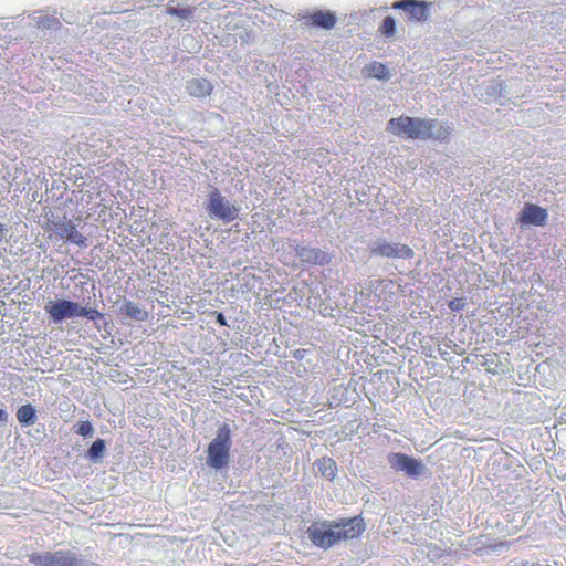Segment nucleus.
Wrapping results in <instances>:
<instances>
[{
	"label": "nucleus",
	"instance_id": "obj_9",
	"mask_svg": "<svg viewBox=\"0 0 566 566\" xmlns=\"http://www.w3.org/2000/svg\"><path fill=\"white\" fill-rule=\"evenodd\" d=\"M432 2L423 0H398L391 4L395 10H402L408 18L418 23L426 22L430 17Z\"/></svg>",
	"mask_w": 566,
	"mask_h": 566
},
{
	"label": "nucleus",
	"instance_id": "obj_14",
	"mask_svg": "<svg viewBox=\"0 0 566 566\" xmlns=\"http://www.w3.org/2000/svg\"><path fill=\"white\" fill-rule=\"evenodd\" d=\"M212 88V84L201 77L191 78L186 83V91L193 97H206L211 94Z\"/></svg>",
	"mask_w": 566,
	"mask_h": 566
},
{
	"label": "nucleus",
	"instance_id": "obj_27",
	"mask_svg": "<svg viewBox=\"0 0 566 566\" xmlns=\"http://www.w3.org/2000/svg\"><path fill=\"white\" fill-rule=\"evenodd\" d=\"M497 355L496 354H489L486 357H485V363L483 365L486 366V370L490 371V373H493L495 374L496 371L495 370H492L491 369V366H496L497 363Z\"/></svg>",
	"mask_w": 566,
	"mask_h": 566
},
{
	"label": "nucleus",
	"instance_id": "obj_32",
	"mask_svg": "<svg viewBox=\"0 0 566 566\" xmlns=\"http://www.w3.org/2000/svg\"><path fill=\"white\" fill-rule=\"evenodd\" d=\"M439 352H440V356H441L444 360H448V358H447L448 353H447V352H442L441 349H439Z\"/></svg>",
	"mask_w": 566,
	"mask_h": 566
},
{
	"label": "nucleus",
	"instance_id": "obj_1",
	"mask_svg": "<svg viewBox=\"0 0 566 566\" xmlns=\"http://www.w3.org/2000/svg\"><path fill=\"white\" fill-rule=\"evenodd\" d=\"M365 531L364 520L359 516L339 521L314 522L307 528L310 541L319 548L327 549L342 539H353Z\"/></svg>",
	"mask_w": 566,
	"mask_h": 566
},
{
	"label": "nucleus",
	"instance_id": "obj_24",
	"mask_svg": "<svg viewBox=\"0 0 566 566\" xmlns=\"http://www.w3.org/2000/svg\"><path fill=\"white\" fill-rule=\"evenodd\" d=\"M78 316L86 317L91 321H97L103 317V314L96 308L83 307L78 304Z\"/></svg>",
	"mask_w": 566,
	"mask_h": 566
},
{
	"label": "nucleus",
	"instance_id": "obj_12",
	"mask_svg": "<svg viewBox=\"0 0 566 566\" xmlns=\"http://www.w3.org/2000/svg\"><path fill=\"white\" fill-rule=\"evenodd\" d=\"M547 218L546 209L534 203H526L518 220L523 224L543 227L546 224Z\"/></svg>",
	"mask_w": 566,
	"mask_h": 566
},
{
	"label": "nucleus",
	"instance_id": "obj_18",
	"mask_svg": "<svg viewBox=\"0 0 566 566\" xmlns=\"http://www.w3.org/2000/svg\"><path fill=\"white\" fill-rule=\"evenodd\" d=\"M17 419L22 427H30L36 422V410L31 403L22 405L17 410Z\"/></svg>",
	"mask_w": 566,
	"mask_h": 566
},
{
	"label": "nucleus",
	"instance_id": "obj_11",
	"mask_svg": "<svg viewBox=\"0 0 566 566\" xmlns=\"http://www.w3.org/2000/svg\"><path fill=\"white\" fill-rule=\"evenodd\" d=\"M296 256L305 263L325 265L331 262V255L317 248L310 245H296L294 248Z\"/></svg>",
	"mask_w": 566,
	"mask_h": 566
},
{
	"label": "nucleus",
	"instance_id": "obj_21",
	"mask_svg": "<svg viewBox=\"0 0 566 566\" xmlns=\"http://www.w3.org/2000/svg\"><path fill=\"white\" fill-rule=\"evenodd\" d=\"M36 27L42 30H56L61 28V22L56 17L49 14H40L34 17Z\"/></svg>",
	"mask_w": 566,
	"mask_h": 566
},
{
	"label": "nucleus",
	"instance_id": "obj_10",
	"mask_svg": "<svg viewBox=\"0 0 566 566\" xmlns=\"http://www.w3.org/2000/svg\"><path fill=\"white\" fill-rule=\"evenodd\" d=\"M48 229L52 230L59 238L65 239L71 243L83 247L85 245L86 238L76 230V226L72 220L51 219L48 221Z\"/></svg>",
	"mask_w": 566,
	"mask_h": 566
},
{
	"label": "nucleus",
	"instance_id": "obj_15",
	"mask_svg": "<svg viewBox=\"0 0 566 566\" xmlns=\"http://www.w3.org/2000/svg\"><path fill=\"white\" fill-rule=\"evenodd\" d=\"M310 20L313 25L325 30H331L336 23V17L331 11H315L311 14Z\"/></svg>",
	"mask_w": 566,
	"mask_h": 566
},
{
	"label": "nucleus",
	"instance_id": "obj_30",
	"mask_svg": "<svg viewBox=\"0 0 566 566\" xmlns=\"http://www.w3.org/2000/svg\"><path fill=\"white\" fill-rule=\"evenodd\" d=\"M9 232V229L3 224L0 223V241H2Z\"/></svg>",
	"mask_w": 566,
	"mask_h": 566
},
{
	"label": "nucleus",
	"instance_id": "obj_26",
	"mask_svg": "<svg viewBox=\"0 0 566 566\" xmlns=\"http://www.w3.org/2000/svg\"><path fill=\"white\" fill-rule=\"evenodd\" d=\"M465 303L463 301V298H453L451 301H449L448 303V307L452 311V312H459L461 311L463 307H464Z\"/></svg>",
	"mask_w": 566,
	"mask_h": 566
},
{
	"label": "nucleus",
	"instance_id": "obj_20",
	"mask_svg": "<svg viewBox=\"0 0 566 566\" xmlns=\"http://www.w3.org/2000/svg\"><path fill=\"white\" fill-rule=\"evenodd\" d=\"M365 71L371 77H375L380 81H387L390 78V72L388 67L379 62H373L365 66Z\"/></svg>",
	"mask_w": 566,
	"mask_h": 566
},
{
	"label": "nucleus",
	"instance_id": "obj_19",
	"mask_svg": "<svg viewBox=\"0 0 566 566\" xmlns=\"http://www.w3.org/2000/svg\"><path fill=\"white\" fill-rule=\"evenodd\" d=\"M106 454V442L98 438L96 439L86 451V458L92 463H101Z\"/></svg>",
	"mask_w": 566,
	"mask_h": 566
},
{
	"label": "nucleus",
	"instance_id": "obj_17",
	"mask_svg": "<svg viewBox=\"0 0 566 566\" xmlns=\"http://www.w3.org/2000/svg\"><path fill=\"white\" fill-rule=\"evenodd\" d=\"M120 312L138 322H144L148 319L149 316L145 308L140 307L138 304L132 301H125L120 307Z\"/></svg>",
	"mask_w": 566,
	"mask_h": 566
},
{
	"label": "nucleus",
	"instance_id": "obj_29",
	"mask_svg": "<svg viewBox=\"0 0 566 566\" xmlns=\"http://www.w3.org/2000/svg\"><path fill=\"white\" fill-rule=\"evenodd\" d=\"M306 353L307 350L306 349H303V348H300V349H296L293 354V357L297 360H302L305 358L306 356Z\"/></svg>",
	"mask_w": 566,
	"mask_h": 566
},
{
	"label": "nucleus",
	"instance_id": "obj_25",
	"mask_svg": "<svg viewBox=\"0 0 566 566\" xmlns=\"http://www.w3.org/2000/svg\"><path fill=\"white\" fill-rule=\"evenodd\" d=\"M75 432L87 438L94 434V428L90 421H81L75 426Z\"/></svg>",
	"mask_w": 566,
	"mask_h": 566
},
{
	"label": "nucleus",
	"instance_id": "obj_2",
	"mask_svg": "<svg viewBox=\"0 0 566 566\" xmlns=\"http://www.w3.org/2000/svg\"><path fill=\"white\" fill-rule=\"evenodd\" d=\"M231 428L228 423L219 427L216 437L210 441L207 448V465L214 470H220L228 465L230 460Z\"/></svg>",
	"mask_w": 566,
	"mask_h": 566
},
{
	"label": "nucleus",
	"instance_id": "obj_4",
	"mask_svg": "<svg viewBox=\"0 0 566 566\" xmlns=\"http://www.w3.org/2000/svg\"><path fill=\"white\" fill-rule=\"evenodd\" d=\"M29 562L34 566H92L91 562L70 549L32 553Z\"/></svg>",
	"mask_w": 566,
	"mask_h": 566
},
{
	"label": "nucleus",
	"instance_id": "obj_28",
	"mask_svg": "<svg viewBox=\"0 0 566 566\" xmlns=\"http://www.w3.org/2000/svg\"><path fill=\"white\" fill-rule=\"evenodd\" d=\"M216 322L220 326H228V322H227L226 316L222 313H220V312H216Z\"/></svg>",
	"mask_w": 566,
	"mask_h": 566
},
{
	"label": "nucleus",
	"instance_id": "obj_23",
	"mask_svg": "<svg viewBox=\"0 0 566 566\" xmlns=\"http://www.w3.org/2000/svg\"><path fill=\"white\" fill-rule=\"evenodd\" d=\"M380 31L385 36H392L396 32V21L391 15H387L381 23Z\"/></svg>",
	"mask_w": 566,
	"mask_h": 566
},
{
	"label": "nucleus",
	"instance_id": "obj_6",
	"mask_svg": "<svg viewBox=\"0 0 566 566\" xmlns=\"http://www.w3.org/2000/svg\"><path fill=\"white\" fill-rule=\"evenodd\" d=\"M369 251L373 256L386 259L410 260L415 256V251L409 245L389 241L384 237L373 240L369 244Z\"/></svg>",
	"mask_w": 566,
	"mask_h": 566
},
{
	"label": "nucleus",
	"instance_id": "obj_16",
	"mask_svg": "<svg viewBox=\"0 0 566 566\" xmlns=\"http://www.w3.org/2000/svg\"><path fill=\"white\" fill-rule=\"evenodd\" d=\"M314 467L328 481H333L337 474L336 462L332 458L323 457L315 461Z\"/></svg>",
	"mask_w": 566,
	"mask_h": 566
},
{
	"label": "nucleus",
	"instance_id": "obj_7",
	"mask_svg": "<svg viewBox=\"0 0 566 566\" xmlns=\"http://www.w3.org/2000/svg\"><path fill=\"white\" fill-rule=\"evenodd\" d=\"M388 462L396 472H403L412 479H418L426 470L424 464L411 455L394 452L388 455Z\"/></svg>",
	"mask_w": 566,
	"mask_h": 566
},
{
	"label": "nucleus",
	"instance_id": "obj_3",
	"mask_svg": "<svg viewBox=\"0 0 566 566\" xmlns=\"http://www.w3.org/2000/svg\"><path fill=\"white\" fill-rule=\"evenodd\" d=\"M205 209L210 219L219 220L223 224L237 220L240 212V207L232 203L217 188L209 192Z\"/></svg>",
	"mask_w": 566,
	"mask_h": 566
},
{
	"label": "nucleus",
	"instance_id": "obj_31",
	"mask_svg": "<svg viewBox=\"0 0 566 566\" xmlns=\"http://www.w3.org/2000/svg\"><path fill=\"white\" fill-rule=\"evenodd\" d=\"M8 412L4 409H0V422H7Z\"/></svg>",
	"mask_w": 566,
	"mask_h": 566
},
{
	"label": "nucleus",
	"instance_id": "obj_22",
	"mask_svg": "<svg viewBox=\"0 0 566 566\" xmlns=\"http://www.w3.org/2000/svg\"><path fill=\"white\" fill-rule=\"evenodd\" d=\"M166 12L170 15H176L184 20H190L193 17L195 8H190V7L180 8V7H174L171 4H168Z\"/></svg>",
	"mask_w": 566,
	"mask_h": 566
},
{
	"label": "nucleus",
	"instance_id": "obj_5",
	"mask_svg": "<svg viewBox=\"0 0 566 566\" xmlns=\"http://www.w3.org/2000/svg\"><path fill=\"white\" fill-rule=\"evenodd\" d=\"M426 125L427 118L400 116L388 122L387 130L399 137L426 140Z\"/></svg>",
	"mask_w": 566,
	"mask_h": 566
},
{
	"label": "nucleus",
	"instance_id": "obj_8",
	"mask_svg": "<svg viewBox=\"0 0 566 566\" xmlns=\"http://www.w3.org/2000/svg\"><path fill=\"white\" fill-rule=\"evenodd\" d=\"M44 311L54 324H60L65 319L78 316V303L61 298L57 301H48Z\"/></svg>",
	"mask_w": 566,
	"mask_h": 566
},
{
	"label": "nucleus",
	"instance_id": "obj_13",
	"mask_svg": "<svg viewBox=\"0 0 566 566\" xmlns=\"http://www.w3.org/2000/svg\"><path fill=\"white\" fill-rule=\"evenodd\" d=\"M424 130L426 139L432 138L436 140L443 142L450 136L452 128L446 122L436 118H427V125Z\"/></svg>",
	"mask_w": 566,
	"mask_h": 566
}]
</instances>
